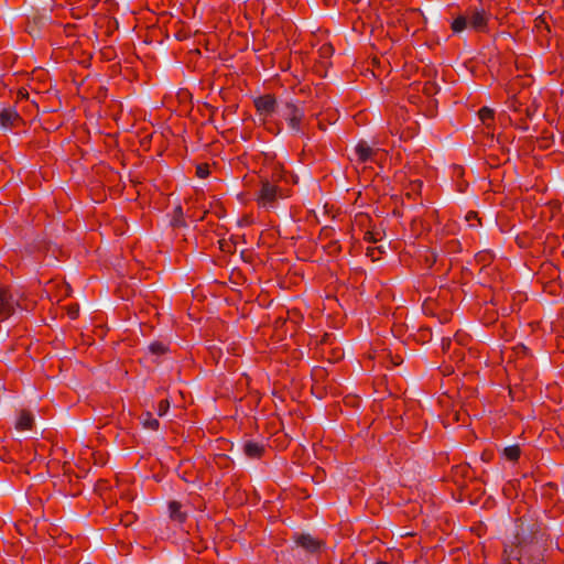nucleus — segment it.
<instances>
[{
  "label": "nucleus",
  "mask_w": 564,
  "mask_h": 564,
  "mask_svg": "<svg viewBox=\"0 0 564 564\" xmlns=\"http://www.w3.org/2000/svg\"><path fill=\"white\" fill-rule=\"evenodd\" d=\"M28 310L29 305L22 293L10 288L0 286V322Z\"/></svg>",
  "instance_id": "f257e3e1"
},
{
  "label": "nucleus",
  "mask_w": 564,
  "mask_h": 564,
  "mask_svg": "<svg viewBox=\"0 0 564 564\" xmlns=\"http://www.w3.org/2000/svg\"><path fill=\"white\" fill-rule=\"evenodd\" d=\"M285 196L286 194L279 186L269 181H263L257 196V202L259 206L270 209L275 207L278 199Z\"/></svg>",
  "instance_id": "f03ea898"
},
{
  "label": "nucleus",
  "mask_w": 564,
  "mask_h": 564,
  "mask_svg": "<svg viewBox=\"0 0 564 564\" xmlns=\"http://www.w3.org/2000/svg\"><path fill=\"white\" fill-rule=\"evenodd\" d=\"M278 113L289 122V127L293 133L299 134L302 132V124L304 121V110L294 104L286 102L279 110Z\"/></svg>",
  "instance_id": "7ed1b4c3"
},
{
  "label": "nucleus",
  "mask_w": 564,
  "mask_h": 564,
  "mask_svg": "<svg viewBox=\"0 0 564 564\" xmlns=\"http://www.w3.org/2000/svg\"><path fill=\"white\" fill-rule=\"evenodd\" d=\"M507 564H542L540 557H531L522 547L505 549Z\"/></svg>",
  "instance_id": "20e7f679"
},
{
  "label": "nucleus",
  "mask_w": 564,
  "mask_h": 564,
  "mask_svg": "<svg viewBox=\"0 0 564 564\" xmlns=\"http://www.w3.org/2000/svg\"><path fill=\"white\" fill-rule=\"evenodd\" d=\"M256 108L261 116L268 117L280 108L276 107V101L271 95H265L254 100Z\"/></svg>",
  "instance_id": "39448f33"
},
{
  "label": "nucleus",
  "mask_w": 564,
  "mask_h": 564,
  "mask_svg": "<svg viewBox=\"0 0 564 564\" xmlns=\"http://www.w3.org/2000/svg\"><path fill=\"white\" fill-rule=\"evenodd\" d=\"M379 149H373L367 142L360 141L355 148L356 155L360 162L375 161Z\"/></svg>",
  "instance_id": "423d86ee"
},
{
  "label": "nucleus",
  "mask_w": 564,
  "mask_h": 564,
  "mask_svg": "<svg viewBox=\"0 0 564 564\" xmlns=\"http://www.w3.org/2000/svg\"><path fill=\"white\" fill-rule=\"evenodd\" d=\"M467 20L468 25L476 31H482L487 25V15L484 10L471 11Z\"/></svg>",
  "instance_id": "0eeeda50"
},
{
  "label": "nucleus",
  "mask_w": 564,
  "mask_h": 564,
  "mask_svg": "<svg viewBox=\"0 0 564 564\" xmlns=\"http://www.w3.org/2000/svg\"><path fill=\"white\" fill-rule=\"evenodd\" d=\"M296 544L311 553H315L322 547V543L308 534L299 535Z\"/></svg>",
  "instance_id": "6e6552de"
},
{
  "label": "nucleus",
  "mask_w": 564,
  "mask_h": 564,
  "mask_svg": "<svg viewBox=\"0 0 564 564\" xmlns=\"http://www.w3.org/2000/svg\"><path fill=\"white\" fill-rule=\"evenodd\" d=\"M20 120L18 112L14 109L8 108L0 112V126L3 129H10L15 126Z\"/></svg>",
  "instance_id": "1a4fd4ad"
},
{
  "label": "nucleus",
  "mask_w": 564,
  "mask_h": 564,
  "mask_svg": "<svg viewBox=\"0 0 564 564\" xmlns=\"http://www.w3.org/2000/svg\"><path fill=\"white\" fill-rule=\"evenodd\" d=\"M243 452L250 458H258L264 452V446L262 443L248 441L243 445Z\"/></svg>",
  "instance_id": "9d476101"
},
{
  "label": "nucleus",
  "mask_w": 564,
  "mask_h": 564,
  "mask_svg": "<svg viewBox=\"0 0 564 564\" xmlns=\"http://www.w3.org/2000/svg\"><path fill=\"white\" fill-rule=\"evenodd\" d=\"M33 415L28 411H21L15 422V429L18 431H26L32 427Z\"/></svg>",
  "instance_id": "9b49d317"
},
{
  "label": "nucleus",
  "mask_w": 564,
  "mask_h": 564,
  "mask_svg": "<svg viewBox=\"0 0 564 564\" xmlns=\"http://www.w3.org/2000/svg\"><path fill=\"white\" fill-rule=\"evenodd\" d=\"M140 423L147 430L155 431L159 429V421L152 416L150 412H145L140 415Z\"/></svg>",
  "instance_id": "f8f14e48"
},
{
  "label": "nucleus",
  "mask_w": 564,
  "mask_h": 564,
  "mask_svg": "<svg viewBox=\"0 0 564 564\" xmlns=\"http://www.w3.org/2000/svg\"><path fill=\"white\" fill-rule=\"evenodd\" d=\"M169 510H170V517L173 519V520H176L178 522H183L186 518V512H182L181 511V505L176 501H172L170 505H169Z\"/></svg>",
  "instance_id": "ddd939ff"
},
{
  "label": "nucleus",
  "mask_w": 564,
  "mask_h": 564,
  "mask_svg": "<svg viewBox=\"0 0 564 564\" xmlns=\"http://www.w3.org/2000/svg\"><path fill=\"white\" fill-rule=\"evenodd\" d=\"M503 456L510 462H516L520 457V447L518 445H511L503 448Z\"/></svg>",
  "instance_id": "4468645a"
},
{
  "label": "nucleus",
  "mask_w": 564,
  "mask_h": 564,
  "mask_svg": "<svg viewBox=\"0 0 564 564\" xmlns=\"http://www.w3.org/2000/svg\"><path fill=\"white\" fill-rule=\"evenodd\" d=\"M468 25V20L466 17H458L452 23V29L455 33L462 32Z\"/></svg>",
  "instance_id": "2eb2a0df"
},
{
  "label": "nucleus",
  "mask_w": 564,
  "mask_h": 564,
  "mask_svg": "<svg viewBox=\"0 0 564 564\" xmlns=\"http://www.w3.org/2000/svg\"><path fill=\"white\" fill-rule=\"evenodd\" d=\"M167 347L159 341L152 343L149 345V350L153 355H162L166 351Z\"/></svg>",
  "instance_id": "dca6fc26"
},
{
  "label": "nucleus",
  "mask_w": 564,
  "mask_h": 564,
  "mask_svg": "<svg viewBox=\"0 0 564 564\" xmlns=\"http://www.w3.org/2000/svg\"><path fill=\"white\" fill-rule=\"evenodd\" d=\"M479 117L482 122H486L494 117V111L487 107H484L479 110Z\"/></svg>",
  "instance_id": "f3484780"
},
{
  "label": "nucleus",
  "mask_w": 564,
  "mask_h": 564,
  "mask_svg": "<svg viewBox=\"0 0 564 564\" xmlns=\"http://www.w3.org/2000/svg\"><path fill=\"white\" fill-rule=\"evenodd\" d=\"M170 409V401L167 399L160 401L158 406V414L159 416H163L166 414V412Z\"/></svg>",
  "instance_id": "a211bd4d"
},
{
  "label": "nucleus",
  "mask_w": 564,
  "mask_h": 564,
  "mask_svg": "<svg viewBox=\"0 0 564 564\" xmlns=\"http://www.w3.org/2000/svg\"><path fill=\"white\" fill-rule=\"evenodd\" d=\"M197 176L200 177V178H204L208 175L209 171H208V166H203V165H199L197 166Z\"/></svg>",
  "instance_id": "6ab92c4d"
},
{
  "label": "nucleus",
  "mask_w": 564,
  "mask_h": 564,
  "mask_svg": "<svg viewBox=\"0 0 564 564\" xmlns=\"http://www.w3.org/2000/svg\"><path fill=\"white\" fill-rule=\"evenodd\" d=\"M474 219H477V214L476 213H468L467 216H466V220L467 221H471Z\"/></svg>",
  "instance_id": "aec40b11"
},
{
  "label": "nucleus",
  "mask_w": 564,
  "mask_h": 564,
  "mask_svg": "<svg viewBox=\"0 0 564 564\" xmlns=\"http://www.w3.org/2000/svg\"><path fill=\"white\" fill-rule=\"evenodd\" d=\"M173 223H174V225H176V226H181V225H183V224H182V221H181L178 218H175Z\"/></svg>",
  "instance_id": "412c9836"
},
{
  "label": "nucleus",
  "mask_w": 564,
  "mask_h": 564,
  "mask_svg": "<svg viewBox=\"0 0 564 564\" xmlns=\"http://www.w3.org/2000/svg\"><path fill=\"white\" fill-rule=\"evenodd\" d=\"M449 345H451V340H447V341L443 340V348L449 347Z\"/></svg>",
  "instance_id": "4be33fe9"
},
{
  "label": "nucleus",
  "mask_w": 564,
  "mask_h": 564,
  "mask_svg": "<svg viewBox=\"0 0 564 564\" xmlns=\"http://www.w3.org/2000/svg\"><path fill=\"white\" fill-rule=\"evenodd\" d=\"M69 315H70L72 318H75L77 316V312L76 311H70Z\"/></svg>",
  "instance_id": "5701e85b"
},
{
  "label": "nucleus",
  "mask_w": 564,
  "mask_h": 564,
  "mask_svg": "<svg viewBox=\"0 0 564 564\" xmlns=\"http://www.w3.org/2000/svg\"><path fill=\"white\" fill-rule=\"evenodd\" d=\"M175 212H176L180 216H182V208H181V207H177Z\"/></svg>",
  "instance_id": "b1692460"
},
{
  "label": "nucleus",
  "mask_w": 564,
  "mask_h": 564,
  "mask_svg": "<svg viewBox=\"0 0 564 564\" xmlns=\"http://www.w3.org/2000/svg\"><path fill=\"white\" fill-rule=\"evenodd\" d=\"M376 564H388V563L383 562V561H378Z\"/></svg>",
  "instance_id": "393cba45"
}]
</instances>
